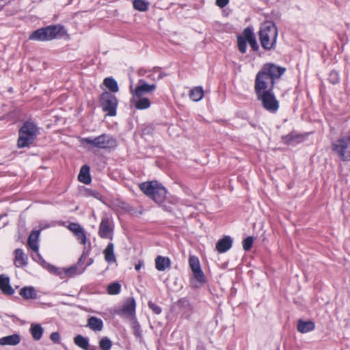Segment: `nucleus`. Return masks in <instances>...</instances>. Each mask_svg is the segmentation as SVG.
Segmentation results:
<instances>
[{"instance_id":"obj_1","label":"nucleus","mask_w":350,"mask_h":350,"mask_svg":"<svg viewBox=\"0 0 350 350\" xmlns=\"http://www.w3.org/2000/svg\"><path fill=\"white\" fill-rule=\"evenodd\" d=\"M139 189L157 204L163 202L166 198V189L156 180L144 182L139 185Z\"/></svg>"},{"instance_id":"obj_2","label":"nucleus","mask_w":350,"mask_h":350,"mask_svg":"<svg viewBox=\"0 0 350 350\" xmlns=\"http://www.w3.org/2000/svg\"><path fill=\"white\" fill-rule=\"evenodd\" d=\"M66 33L64 27L61 25H49L33 31L29 39L36 41H49L55 39Z\"/></svg>"},{"instance_id":"obj_3","label":"nucleus","mask_w":350,"mask_h":350,"mask_svg":"<svg viewBox=\"0 0 350 350\" xmlns=\"http://www.w3.org/2000/svg\"><path fill=\"white\" fill-rule=\"evenodd\" d=\"M37 131V127L33 123L25 122L19 131L18 146L24 148L31 144L36 137Z\"/></svg>"},{"instance_id":"obj_4","label":"nucleus","mask_w":350,"mask_h":350,"mask_svg":"<svg viewBox=\"0 0 350 350\" xmlns=\"http://www.w3.org/2000/svg\"><path fill=\"white\" fill-rule=\"evenodd\" d=\"M37 131V127L33 123L25 122L19 131L18 146L24 148L31 144L36 137Z\"/></svg>"},{"instance_id":"obj_5","label":"nucleus","mask_w":350,"mask_h":350,"mask_svg":"<svg viewBox=\"0 0 350 350\" xmlns=\"http://www.w3.org/2000/svg\"><path fill=\"white\" fill-rule=\"evenodd\" d=\"M248 43L253 51H257V44L253 29L250 27L245 28L241 35L237 36V45L239 51L242 53L246 52V44Z\"/></svg>"},{"instance_id":"obj_6","label":"nucleus","mask_w":350,"mask_h":350,"mask_svg":"<svg viewBox=\"0 0 350 350\" xmlns=\"http://www.w3.org/2000/svg\"><path fill=\"white\" fill-rule=\"evenodd\" d=\"M278 36V29L271 21L264 22V49H273Z\"/></svg>"},{"instance_id":"obj_7","label":"nucleus","mask_w":350,"mask_h":350,"mask_svg":"<svg viewBox=\"0 0 350 350\" xmlns=\"http://www.w3.org/2000/svg\"><path fill=\"white\" fill-rule=\"evenodd\" d=\"M100 104L108 116H114L116 114L118 102L115 96L107 92L103 93L100 96Z\"/></svg>"},{"instance_id":"obj_8","label":"nucleus","mask_w":350,"mask_h":350,"mask_svg":"<svg viewBox=\"0 0 350 350\" xmlns=\"http://www.w3.org/2000/svg\"><path fill=\"white\" fill-rule=\"evenodd\" d=\"M267 86L264 81V108L271 113H275L279 109V101L270 91H265Z\"/></svg>"},{"instance_id":"obj_9","label":"nucleus","mask_w":350,"mask_h":350,"mask_svg":"<svg viewBox=\"0 0 350 350\" xmlns=\"http://www.w3.org/2000/svg\"><path fill=\"white\" fill-rule=\"evenodd\" d=\"M113 227L112 222L107 217L102 219L99 225L98 234L103 239H112Z\"/></svg>"},{"instance_id":"obj_10","label":"nucleus","mask_w":350,"mask_h":350,"mask_svg":"<svg viewBox=\"0 0 350 350\" xmlns=\"http://www.w3.org/2000/svg\"><path fill=\"white\" fill-rule=\"evenodd\" d=\"M155 88L156 85L154 84L149 85L140 81V84L135 88V90H133L132 85L130 87V90L135 97H144L145 94L153 92Z\"/></svg>"},{"instance_id":"obj_11","label":"nucleus","mask_w":350,"mask_h":350,"mask_svg":"<svg viewBox=\"0 0 350 350\" xmlns=\"http://www.w3.org/2000/svg\"><path fill=\"white\" fill-rule=\"evenodd\" d=\"M39 237H40V231L39 230H33L31 232L27 240V245L29 247L33 250L38 257V258H41V256L39 254Z\"/></svg>"},{"instance_id":"obj_12","label":"nucleus","mask_w":350,"mask_h":350,"mask_svg":"<svg viewBox=\"0 0 350 350\" xmlns=\"http://www.w3.org/2000/svg\"><path fill=\"white\" fill-rule=\"evenodd\" d=\"M97 148L106 149L114 148L116 146V141L111 136L107 135H101L97 137Z\"/></svg>"},{"instance_id":"obj_13","label":"nucleus","mask_w":350,"mask_h":350,"mask_svg":"<svg viewBox=\"0 0 350 350\" xmlns=\"http://www.w3.org/2000/svg\"><path fill=\"white\" fill-rule=\"evenodd\" d=\"M284 71L285 68L282 67H269L268 72L265 74L264 72V79H269L272 88L274 85V80L279 79Z\"/></svg>"},{"instance_id":"obj_14","label":"nucleus","mask_w":350,"mask_h":350,"mask_svg":"<svg viewBox=\"0 0 350 350\" xmlns=\"http://www.w3.org/2000/svg\"><path fill=\"white\" fill-rule=\"evenodd\" d=\"M190 281L192 286L196 288L201 287L205 284L206 280L202 270L192 273Z\"/></svg>"},{"instance_id":"obj_15","label":"nucleus","mask_w":350,"mask_h":350,"mask_svg":"<svg viewBox=\"0 0 350 350\" xmlns=\"http://www.w3.org/2000/svg\"><path fill=\"white\" fill-rule=\"evenodd\" d=\"M135 299L133 297L129 298L124 302L121 312L127 317H133L135 312Z\"/></svg>"},{"instance_id":"obj_16","label":"nucleus","mask_w":350,"mask_h":350,"mask_svg":"<svg viewBox=\"0 0 350 350\" xmlns=\"http://www.w3.org/2000/svg\"><path fill=\"white\" fill-rule=\"evenodd\" d=\"M14 263L16 267H21L27 264L28 258L22 249H16L14 252Z\"/></svg>"},{"instance_id":"obj_17","label":"nucleus","mask_w":350,"mask_h":350,"mask_svg":"<svg viewBox=\"0 0 350 350\" xmlns=\"http://www.w3.org/2000/svg\"><path fill=\"white\" fill-rule=\"evenodd\" d=\"M171 266V261L168 257L158 256L155 259V267L159 271H163Z\"/></svg>"},{"instance_id":"obj_18","label":"nucleus","mask_w":350,"mask_h":350,"mask_svg":"<svg viewBox=\"0 0 350 350\" xmlns=\"http://www.w3.org/2000/svg\"><path fill=\"white\" fill-rule=\"evenodd\" d=\"M21 338L19 334H14L12 335L4 336L0 338L1 345H17L20 343Z\"/></svg>"},{"instance_id":"obj_19","label":"nucleus","mask_w":350,"mask_h":350,"mask_svg":"<svg viewBox=\"0 0 350 350\" xmlns=\"http://www.w3.org/2000/svg\"><path fill=\"white\" fill-rule=\"evenodd\" d=\"M232 241L230 237H225L224 238L218 241L216 245V249L219 253H223L228 250L232 246Z\"/></svg>"},{"instance_id":"obj_20","label":"nucleus","mask_w":350,"mask_h":350,"mask_svg":"<svg viewBox=\"0 0 350 350\" xmlns=\"http://www.w3.org/2000/svg\"><path fill=\"white\" fill-rule=\"evenodd\" d=\"M0 290L7 295H12L14 293V289L10 285L9 278L4 275H0Z\"/></svg>"},{"instance_id":"obj_21","label":"nucleus","mask_w":350,"mask_h":350,"mask_svg":"<svg viewBox=\"0 0 350 350\" xmlns=\"http://www.w3.org/2000/svg\"><path fill=\"white\" fill-rule=\"evenodd\" d=\"M105 260L108 263H113L116 262V258L114 254V245L112 243H109L103 251Z\"/></svg>"},{"instance_id":"obj_22","label":"nucleus","mask_w":350,"mask_h":350,"mask_svg":"<svg viewBox=\"0 0 350 350\" xmlns=\"http://www.w3.org/2000/svg\"><path fill=\"white\" fill-rule=\"evenodd\" d=\"M315 327L314 323L312 321H304L299 320L297 323V330L301 333H306L312 331Z\"/></svg>"},{"instance_id":"obj_23","label":"nucleus","mask_w":350,"mask_h":350,"mask_svg":"<svg viewBox=\"0 0 350 350\" xmlns=\"http://www.w3.org/2000/svg\"><path fill=\"white\" fill-rule=\"evenodd\" d=\"M29 332L34 340H39L42 336L44 329L40 324L32 323Z\"/></svg>"},{"instance_id":"obj_24","label":"nucleus","mask_w":350,"mask_h":350,"mask_svg":"<svg viewBox=\"0 0 350 350\" xmlns=\"http://www.w3.org/2000/svg\"><path fill=\"white\" fill-rule=\"evenodd\" d=\"M189 96L193 101H200L204 96L203 88L201 86L194 87L189 91Z\"/></svg>"},{"instance_id":"obj_25","label":"nucleus","mask_w":350,"mask_h":350,"mask_svg":"<svg viewBox=\"0 0 350 350\" xmlns=\"http://www.w3.org/2000/svg\"><path fill=\"white\" fill-rule=\"evenodd\" d=\"M262 71H259L256 77L255 81V92L257 94L258 98L262 100Z\"/></svg>"},{"instance_id":"obj_26","label":"nucleus","mask_w":350,"mask_h":350,"mask_svg":"<svg viewBox=\"0 0 350 350\" xmlns=\"http://www.w3.org/2000/svg\"><path fill=\"white\" fill-rule=\"evenodd\" d=\"M137 100H135L133 99V102L134 103V105L136 109L139 110L146 109L150 107V101L146 97H136Z\"/></svg>"},{"instance_id":"obj_27","label":"nucleus","mask_w":350,"mask_h":350,"mask_svg":"<svg viewBox=\"0 0 350 350\" xmlns=\"http://www.w3.org/2000/svg\"><path fill=\"white\" fill-rule=\"evenodd\" d=\"M88 325L91 329L98 332L100 331L103 327V321L95 317H92L88 319Z\"/></svg>"},{"instance_id":"obj_28","label":"nucleus","mask_w":350,"mask_h":350,"mask_svg":"<svg viewBox=\"0 0 350 350\" xmlns=\"http://www.w3.org/2000/svg\"><path fill=\"white\" fill-rule=\"evenodd\" d=\"M79 180L85 184H89L91 181L90 176V168L87 165H83L80 170L79 176Z\"/></svg>"},{"instance_id":"obj_29","label":"nucleus","mask_w":350,"mask_h":350,"mask_svg":"<svg viewBox=\"0 0 350 350\" xmlns=\"http://www.w3.org/2000/svg\"><path fill=\"white\" fill-rule=\"evenodd\" d=\"M19 294L25 299L36 298V293L32 286H26L21 288Z\"/></svg>"},{"instance_id":"obj_30","label":"nucleus","mask_w":350,"mask_h":350,"mask_svg":"<svg viewBox=\"0 0 350 350\" xmlns=\"http://www.w3.org/2000/svg\"><path fill=\"white\" fill-rule=\"evenodd\" d=\"M85 268L79 269L77 265H74L68 268H65V275L66 278H72L83 273Z\"/></svg>"},{"instance_id":"obj_31","label":"nucleus","mask_w":350,"mask_h":350,"mask_svg":"<svg viewBox=\"0 0 350 350\" xmlns=\"http://www.w3.org/2000/svg\"><path fill=\"white\" fill-rule=\"evenodd\" d=\"M74 342L76 345L84 350H88L89 340L87 338L83 337L81 335H77L74 338Z\"/></svg>"},{"instance_id":"obj_32","label":"nucleus","mask_w":350,"mask_h":350,"mask_svg":"<svg viewBox=\"0 0 350 350\" xmlns=\"http://www.w3.org/2000/svg\"><path fill=\"white\" fill-rule=\"evenodd\" d=\"M189 265L192 273L202 269L199 259L195 256H190L189 258Z\"/></svg>"},{"instance_id":"obj_33","label":"nucleus","mask_w":350,"mask_h":350,"mask_svg":"<svg viewBox=\"0 0 350 350\" xmlns=\"http://www.w3.org/2000/svg\"><path fill=\"white\" fill-rule=\"evenodd\" d=\"M104 84L112 92H117L118 91V83L113 78L107 77L105 79Z\"/></svg>"},{"instance_id":"obj_34","label":"nucleus","mask_w":350,"mask_h":350,"mask_svg":"<svg viewBox=\"0 0 350 350\" xmlns=\"http://www.w3.org/2000/svg\"><path fill=\"white\" fill-rule=\"evenodd\" d=\"M47 269L49 272L58 275L61 279H65V268L56 267L53 265H49Z\"/></svg>"},{"instance_id":"obj_35","label":"nucleus","mask_w":350,"mask_h":350,"mask_svg":"<svg viewBox=\"0 0 350 350\" xmlns=\"http://www.w3.org/2000/svg\"><path fill=\"white\" fill-rule=\"evenodd\" d=\"M133 5L135 10L140 12L146 11L148 7V3L144 0H134Z\"/></svg>"},{"instance_id":"obj_36","label":"nucleus","mask_w":350,"mask_h":350,"mask_svg":"<svg viewBox=\"0 0 350 350\" xmlns=\"http://www.w3.org/2000/svg\"><path fill=\"white\" fill-rule=\"evenodd\" d=\"M121 286L118 282L110 284L107 287V293L109 295H117L120 293Z\"/></svg>"},{"instance_id":"obj_37","label":"nucleus","mask_w":350,"mask_h":350,"mask_svg":"<svg viewBox=\"0 0 350 350\" xmlns=\"http://www.w3.org/2000/svg\"><path fill=\"white\" fill-rule=\"evenodd\" d=\"M99 345L103 350H109L112 345L111 341L106 337L100 340Z\"/></svg>"},{"instance_id":"obj_38","label":"nucleus","mask_w":350,"mask_h":350,"mask_svg":"<svg viewBox=\"0 0 350 350\" xmlns=\"http://www.w3.org/2000/svg\"><path fill=\"white\" fill-rule=\"evenodd\" d=\"M97 137L94 138L92 137H86V138H82L80 142L82 145H84L85 144H90L92 147L97 148Z\"/></svg>"},{"instance_id":"obj_39","label":"nucleus","mask_w":350,"mask_h":350,"mask_svg":"<svg viewBox=\"0 0 350 350\" xmlns=\"http://www.w3.org/2000/svg\"><path fill=\"white\" fill-rule=\"evenodd\" d=\"M75 236L76 237L77 241L80 243H81L83 245L86 244L87 237H86L85 232L83 228L81 230H80L78 233H77Z\"/></svg>"},{"instance_id":"obj_40","label":"nucleus","mask_w":350,"mask_h":350,"mask_svg":"<svg viewBox=\"0 0 350 350\" xmlns=\"http://www.w3.org/2000/svg\"><path fill=\"white\" fill-rule=\"evenodd\" d=\"M254 243V238L252 237H248L243 241V248L245 251H248L252 246Z\"/></svg>"},{"instance_id":"obj_41","label":"nucleus","mask_w":350,"mask_h":350,"mask_svg":"<svg viewBox=\"0 0 350 350\" xmlns=\"http://www.w3.org/2000/svg\"><path fill=\"white\" fill-rule=\"evenodd\" d=\"M282 140L284 143L286 144H292L295 142H297V137L293 133L288 134L282 137Z\"/></svg>"},{"instance_id":"obj_42","label":"nucleus","mask_w":350,"mask_h":350,"mask_svg":"<svg viewBox=\"0 0 350 350\" xmlns=\"http://www.w3.org/2000/svg\"><path fill=\"white\" fill-rule=\"evenodd\" d=\"M329 80L333 84L337 83L339 81V75H338V72H336V70H332L329 73Z\"/></svg>"},{"instance_id":"obj_43","label":"nucleus","mask_w":350,"mask_h":350,"mask_svg":"<svg viewBox=\"0 0 350 350\" xmlns=\"http://www.w3.org/2000/svg\"><path fill=\"white\" fill-rule=\"evenodd\" d=\"M68 228L75 235L83 229V228L77 223L70 224Z\"/></svg>"},{"instance_id":"obj_44","label":"nucleus","mask_w":350,"mask_h":350,"mask_svg":"<svg viewBox=\"0 0 350 350\" xmlns=\"http://www.w3.org/2000/svg\"><path fill=\"white\" fill-rule=\"evenodd\" d=\"M148 306L157 314H159L161 312V308L151 301L148 302Z\"/></svg>"},{"instance_id":"obj_45","label":"nucleus","mask_w":350,"mask_h":350,"mask_svg":"<svg viewBox=\"0 0 350 350\" xmlns=\"http://www.w3.org/2000/svg\"><path fill=\"white\" fill-rule=\"evenodd\" d=\"M50 339L55 343L59 342L60 336L58 332H53L50 336Z\"/></svg>"},{"instance_id":"obj_46","label":"nucleus","mask_w":350,"mask_h":350,"mask_svg":"<svg viewBox=\"0 0 350 350\" xmlns=\"http://www.w3.org/2000/svg\"><path fill=\"white\" fill-rule=\"evenodd\" d=\"M228 3V0H216V4L220 8H224Z\"/></svg>"},{"instance_id":"obj_47","label":"nucleus","mask_w":350,"mask_h":350,"mask_svg":"<svg viewBox=\"0 0 350 350\" xmlns=\"http://www.w3.org/2000/svg\"><path fill=\"white\" fill-rule=\"evenodd\" d=\"M259 34V40L260 41V43L262 44V30L261 29L258 31Z\"/></svg>"},{"instance_id":"obj_48","label":"nucleus","mask_w":350,"mask_h":350,"mask_svg":"<svg viewBox=\"0 0 350 350\" xmlns=\"http://www.w3.org/2000/svg\"><path fill=\"white\" fill-rule=\"evenodd\" d=\"M142 266V265L141 263H138L137 265H135V268L137 271H139L141 269Z\"/></svg>"},{"instance_id":"obj_49","label":"nucleus","mask_w":350,"mask_h":350,"mask_svg":"<svg viewBox=\"0 0 350 350\" xmlns=\"http://www.w3.org/2000/svg\"><path fill=\"white\" fill-rule=\"evenodd\" d=\"M182 303H183V304H187V305H188V306H189V307L191 308V306H190V305L187 303V301H182Z\"/></svg>"},{"instance_id":"obj_50","label":"nucleus","mask_w":350,"mask_h":350,"mask_svg":"<svg viewBox=\"0 0 350 350\" xmlns=\"http://www.w3.org/2000/svg\"><path fill=\"white\" fill-rule=\"evenodd\" d=\"M84 255H82L81 257L80 258L79 260V263H81V261H82V259L83 258Z\"/></svg>"},{"instance_id":"obj_51","label":"nucleus","mask_w":350,"mask_h":350,"mask_svg":"<svg viewBox=\"0 0 350 350\" xmlns=\"http://www.w3.org/2000/svg\"><path fill=\"white\" fill-rule=\"evenodd\" d=\"M265 66H275L273 64H266Z\"/></svg>"}]
</instances>
